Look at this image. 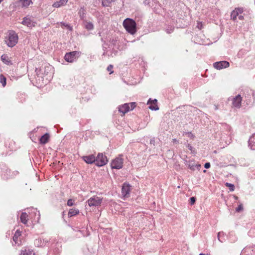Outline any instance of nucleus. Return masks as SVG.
<instances>
[{
    "label": "nucleus",
    "mask_w": 255,
    "mask_h": 255,
    "mask_svg": "<svg viewBox=\"0 0 255 255\" xmlns=\"http://www.w3.org/2000/svg\"><path fill=\"white\" fill-rule=\"evenodd\" d=\"M226 186L229 188V189L230 191H233L235 190V186L233 184L229 183H226Z\"/></svg>",
    "instance_id": "obj_26"
},
{
    "label": "nucleus",
    "mask_w": 255,
    "mask_h": 255,
    "mask_svg": "<svg viewBox=\"0 0 255 255\" xmlns=\"http://www.w3.org/2000/svg\"><path fill=\"white\" fill-rule=\"evenodd\" d=\"M68 0H60L59 1H56L53 4V6L54 7H59L61 6L66 4Z\"/></svg>",
    "instance_id": "obj_16"
},
{
    "label": "nucleus",
    "mask_w": 255,
    "mask_h": 255,
    "mask_svg": "<svg viewBox=\"0 0 255 255\" xmlns=\"http://www.w3.org/2000/svg\"><path fill=\"white\" fill-rule=\"evenodd\" d=\"M204 167L206 168H209L210 167V163L209 162H207L205 164Z\"/></svg>",
    "instance_id": "obj_36"
},
{
    "label": "nucleus",
    "mask_w": 255,
    "mask_h": 255,
    "mask_svg": "<svg viewBox=\"0 0 255 255\" xmlns=\"http://www.w3.org/2000/svg\"><path fill=\"white\" fill-rule=\"evenodd\" d=\"M49 135L48 133H45L42 136L40 139V142L41 144H45L48 141Z\"/></svg>",
    "instance_id": "obj_18"
},
{
    "label": "nucleus",
    "mask_w": 255,
    "mask_h": 255,
    "mask_svg": "<svg viewBox=\"0 0 255 255\" xmlns=\"http://www.w3.org/2000/svg\"><path fill=\"white\" fill-rule=\"evenodd\" d=\"M188 148L190 149H191V146H190L189 145H188Z\"/></svg>",
    "instance_id": "obj_41"
},
{
    "label": "nucleus",
    "mask_w": 255,
    "mask_h": 255,
    "mask_svg": "<svg viewBox=\"0 0 255 255\" xmlns=\"http://www.w3.org/2000/svg\"><path fill=\"white\" fill-rule=\"evenodd\" d=\"M135 103L132 102L130 104H125L119 107V111L124 115L130 110H133L135 107Z\"/></svg>",
    "instance_id": "obj_6"
},
{
    "label": "nucleus",
    "mask_w": 255,
    "mask_h": 255,
    "mask_svg": "<svg viewBox=\"0 0 255 255\" xmlns=\"http://www.w3.org/2000/svg\"><path fill=\"white\" fill-rule=\"evenodd\" d=\"M0 82L2 84L3 87L6 85V78L2 75H0Z\"/></svg>",
    "instance_id": "obj_25"
},
{
    "label": "nucleus",
    "mask_w": 255,
    "mask_h": 255,
    "mask_svg": "<svg viewBox=\"0 0 255 255\" xmlns=\"http://www.w3.org/2000/svg\"><path fill=\"white\" fill-rule=\"evenodd\" d=\"M108 159L105 155L102 153H99L95 158V164L98 166H102L107 164Z\"/></svg>",
    "instance_id": "obj_7"
},
{
    "label": "nucleus",
    "mask_w": 255,
    "mask_h": 255,
    "mask_svg": "<svg viewBox=\"0 0 255 255\" xmlns=\"http://www.w3.org/2000/svg\"><path fill=\"white\" fill-rule=\"evenodd\" d=\"M28 220V215L26 213H22L20 216L21 222L22 223L26 224Z\"/></svg>",
    "instance_id": "obj_20"
},
{
    "label": "nucleus",
    "mask_w": 255,
    "mask_h": 255,
    "mask_svg": "<svg viewBox=\"0 0 255 255\" xmlns=\"http://www.w3.org/2000/svg\"><path fill=\"white\" fill-rule=\"evenodd\" d=\"M190 203L191 205H193L196 201V198L194 197L190 198Z\"/></svg>",
    "instance_id": "obj_32"
},
{
    "label": "nucleus",
    "mask_w": 255,
    "mask_h": 255,
    "mask_svg": "<svg viewBox=\"0 0 255 255\" xmlns=\"http://www.w3.org/2000/svg\"><path fill=\"white\" fill-rule=\"evenodd\" d=\"M1 60L3 63L7 65H9L11 64V60H10L8 56L6 55H2L1 56Z\"/></svg>",
    "instance_id": "obj_19"
},
{
    "label": "nucleus",
    "mask_w": 255,
    "mask_h": 255,
    "mask_svg": "<svg viewBox=\"0 0 255 255\" xmlns=\"http://www.w3.org/2000/svg\"><path fill=\"white\" fill-rule=\"evenodd\" d=\"M29 255H34V254L32 253V252H29Z\"/></svg>",
    "instance_id": "obj_38"
},
{
    "label": "nucleus",
    "mask_w": 255,
    "mask_h": 255,
    "mask_svg": "<svg viewBox=\"0 0 255 255\" xmlns=\"http://www.w3.org/2000/svg\"><path fill=\"white\" fill-rule=\"evenodd\" d=\"M20 235L21 232L18 230L16 231L13 238V241L15 243H17L18 238L20 236Z\"/></svg>",
    "instance_id": "obj_24"
},
{
    "label": "nucleus",
    "mask_w": 255,
    "mask_h": 255,
    "mask_svg": "<svg viewBox=\"0 0 255 255\" xmlns=\"http://www.w3.org/2000/svg\"><path fill=\"white\" fill-rule=\"evenodd\" d=\"M102 200V198L97 196H94L89 198L87 200V202L88 203V205L90 207H97L101 205Z\"/></svg>",
    "instance_id": "obj_5"
},
{
    "label": "nucleus",
    "mask_w": 255,
    "mask_h": 255,
    "mask_svg": "<svg viewBox=\"0 0 255 255\" xmlns=\"http://www.w3.org/2000/svg\"><path fill=\"white\" fill-rule=\"evenodd\" d=\"M124 159L121 156L116 157L111 163L112 168L120 169L123 167Z\"/></svg>",
    "instance_id": "obj_4"
},
{
    "label": "nucleus",
    "mask_w": 255,
    "mask_h": 255,
    "mask_svg": "<svg viewBox=\"0 0 255 255\" xmlns=\"http://www.w3.org/2000/svg\"><path fill=\"white\" fill-rule=\"evenodd\" d=\"M83 160L88 164H91L93 162L95 163V157L93 155H90L88 156H85L83 157Z\"/></svg>",
    "instance_id": "obj_15"
},
{
    "label": "nucleus",
    "mask_w": 255,
    "mask_h": 255,
    "mask_svg": "<svg viewBox=\"0 0 255 255\" xmlns=\"http://www.w3.org/2000/svg\"><path fill=\"white\" fill-rule=\"evenodd\" d=\"M230 64L226 61H222L215 62L214 64V67L215 68L220 70L223 68H225L229 67Z\"/></svg>",
    "instance_id": "obj_11"
},
{
    "label": "nucleus",
    "mask_w": 255,
    "mask_h": 255,
    "mask_svg": "<svg viewBox=\"0 0 255 255\" xmlns=\"http://www.w3.org/2000/svg\"><path fill=\"white\" fill-rule=\"evenodd\" d=\"M130 186L129 184L124 183L122 189V195L124 197H127L130 192Z\"/></svg>",
    "instance_id": "obj_14"
},
{
    "label": "nucleus",
    "mask_w": 255,
    "mask_h": 255,
    "mask_svg": "<svg viewBox=\"0 0 255 255\" xmlns=\"http://www.w3.org/2000/svg\"><path fill=\"white\" fill-rule=\"evenodd\" d=\"M157 101L156 99L152 100L150 99L147 102V104L150 105L149 108L151 110H158L159 108L157 105Z\"/></svg>",
    "instance_id": "obj_12"
},
{
    "label": "nucleus",
    "mask_w": 255,
    "mask_h": 255,
    "mask_svg": "<svg viewBox=\"0 0 255 255\" xmlns=\"http://www.w3.org/2000/svg\"><path fill=\"white\" fill-rule=\"evenodd\" d=\"M188 167L191 169L192 170H194L195 169V167H200V165L198 164H195L194 163H192V162H189L188 164Z\"/></svg>",
    "instance_id": "obj_23"
},
{
    "label": "nucleus",
    "mask_w": 255,
    "mask_h": 255,
    "mask_svg": "<svg viewBox=\"0 0 255 255\" xmlns=\"http://www.w3.org/2000/svg\"><path fill=\"white\" fill-rule=\"evenodd\" d=\"M234 197H235V198L236 199H238V197H237V196H234Z\"/></svg>",
    "instance_id": "obj_42"
},
{
    "label": "nucleus",
    "mask_w": 255,
    "mask_h": 255,
    "mask_svg": "<svg viewBox=\"0 0 255 255\" xmlns=\"http://www.w3.org/2000/svg\"><path fill=\"white\" fill-rule=\"evenodd\" d=\"M243 210V206L241 204L236 209V211L237 212H240L242 210Z\"/></svg>",
    "instance_id": "obj_34"
},
{
    "label": "nucleus",
    "mask_w": 255,
    "mask_h": 255,
    "mask_svg": "<svg viewBox=\"0 0 255 255\" xmlns=\"http://www.w3.org/2000/svg\"><path fill=\"white\" fill-rule=\"evenodd\" d=\"M254 140H255V134L254 135H253V136L251 137L249 139V141L250 147L253 150L255 149V145H252V142H254Z\"/></svg>",
    "instance_id": "obj_22"
},
{
    "label": "nucleus",
    "mask_w": 255,
    "mask_h": 255,
    "mask_svg": "<svg viewBox=\"0 0 255 255\" xmlns=\"http://www.w3.org/2000/svg\"><path fill=\"white\" fill-rule=\"evenodd\" d=\"M84 25L85 28L88 30H92L94 28V25L91 22H85Z\"/></svg>",
    "instance_id": "obj_21"
},
{
    "label": "nucleus",
    "mask_w": 255,
    "mask_h": 255,
    "mask_svg": "<svg viewBox=\"0 0 255 255\" xmlns=\"http://www.w3.org/2000/svg\"><path fill=\"white\" fill-rule=\"evenodd\" d=\"M18 5L22 8L28 7L30 5L33 4L31 0H19L18 1Z\"/></svg>",
    "instance_id": "obj_13"
},
{
    "label": "nucleus",
    "mask_w": 255,
    "mask_h": 255,
    "mask_svg": "<svg viewBox=\"0 0 255 255\" xmlns=\"http://www.w3.org/2000/svg\"><path fill=\"white\" fill-rule=\"evenodd\" d=\"M29 252H32V251H30V250H25L24 251H23L21 255H29Z\"/></svg>",
    "instance_id": "obj_30"
},
{
    "label": "nucleus",
    "mask_w": 255,
    "mask_h": 255,
    "mask_svg": "<svg viewBox=\"0 0 255 255\" xmlns=\"http://www.w3.org/2000/svg\"><path fill=\"white\" fill-rule=\"evenodd\" d=\"M18 39L17 34L13 31H10L5 37V42L8 47H12L17 43Z\"/></svg>",
    "instance_id": "obj_1"
},
{
    "label": "nucleus",
    "mask_w": 255,
    "mask_h": 255,
    "mask_svg": "<svg viewBox=\"0 0 255 255\" xmlns=\"http://www.w3.org/2000/svg\"><path fill=\"white\" fill-rule=\"evenodd\" d=\"M173 141H175V142H176V140L175 139H173Z\"/></svg>",
    "instance_id": "obj_43"
},
{
    "label": "nucleus",
    "mask_w": 255,
    "mask_h": 255,
    "mask_svg": "<svg viewBox=\"0 0 255 255\" xmlns=\"http://www.w3.org/2000/svg\"><path fill=\"white\" fill-rule=\"evenodd\" d=\"M80 53L78 51H73L66 53L65 55V60L68 62H73L76 58L79 56Z\"/></svg>",
    "instance_id": "obj_8"
},
{
    "label": "nucleus",
    "mask_w": 255,
    "mask_h": 255,
    "mask_svg": "<svg viewBox=\"0 0 255 255\" xmlns=\"http://www.w3.org/2000/svg\"><path fill=\"white\" fill-rule=\"evenodd\" d=\"M113 66L112 65H110L108 68H107V70L108 71H110V74H112L113 73V71H112V69H113Z\"/></svg>",
    "instance_id": "obj_35"
},
{
    "label": "nucleus",
    "mask_w": 255,
    "mask_h": 255,
    "mask_svg": "<svg viewBox=\"0 0 255 255\" xmlns=\"http://www.w3.org/2000/svg\"><path fill=\"white\" fill-rule=\"evenodd\" d=\"M21 23L23 25H26L29 28H32L35 26L36 23L33 20L32 18L26 16L23 18Z\"/></svg>",
    "instance_id": "obj_9"
},
{
    "label": "nucleus",
    "mask_w": 255,
    "mask_h": 255,
    "mask_svg": "<svg viewBox=\"0 0 255 255\" xmlns=\"http://www.w3.org/2000/svg\"><path fill=\"white\" fill-rule=\"evenodd\" d=\"M186 135H187L189 137L191 138H193L194 137V135L191 132H187Z\"/></svg>",
    "instance_id": "obj_33"
},
{
    "label": "nucleus",
    "mask_w": 255,
    "mask_h": 255,
    "mask_svg": "<svg viewBox=\"0 0 255 255\" xmlns=\"http://www.w3.org/2000/svg\"><path fill=\"white\" fill-rule=\"evenodd\" d=\"M3 0H0V3L2 1H3Z\"/></svg>",
    "instance_id": "obj_44"
},
{
    "label": "nucleus",
    "mask_w": 255,
    "mask_h": 255,
    "mask_svg": "<svg viewBox=\"0 0 255 255\" xmlns=\"http://www.w3.org/2000/svg\"><path fill=\"white\" fill-rule=\"evenodd\" d=\"M123 25L125 29L130 34H133L136 31V23L130 19H126L123 22Z\"/></svg>",
    "instance_id": "obj_2"
},
{
    "label": "nucleus",
    "mask_w": 255,
    "mask_h": 255,
    "mask_svg": "<svg viewBox=\"0 0 255 255\" xmlns=\"http://www.w3.org/2000/svg\"><path fill=\"white\" fill-rule=\"evenodd\" d=\"M68 206H72L74 205V202L72 199H69L67 203Z\"/></svg>",
    "instance_id": "obj_29"
},
{
    "label": "nucleus",
    "mask_w": 255,
    "mask_h": 255,
    "mask_svg": "<svg viewBox=\"0 0 255 255\" xmlns=\"http://www.w3.org/2000/svg\"><path fill=\"white\" fill-rule=\"evenodd\" d=\"M199 255H208V254L206 255V254H202L201 253V254H200Z\"/></svg>",
    "instance_id": "obj_40"
},
{
    "label": "nucleus",
    "mask_w": 255,
    "mask_h": 255,
    "mask_svg": "<svg viewBox=\"0 0 255 255\" xmlns=\"http://www.w3.org/2000/svg\"><path fill=\"white\" fill-rule=\"evenodd\" d=\"M197 27L199 29L201 30L203 28V24L201 22L198 21Z\"/></svg>",
    "instance_id": "obj_28"
},
{
    "label": "nucleus",
    "mask_w": 255,
    "mask_h": 255,
    "mask_svg": "<svg viewBox=\"0 0 255 255\" xmlns=\"http://www.w3.org/2000/svg\"><path fill=\"white\" fill-rule=\"evenodd\" d=\"M79 213V211L78 209L72 208L69 210L68 216L69 217L75 216Z\"/></svg>",
    "instance_id": "obj_17"
},
{
    "label": "nucleus",
    "mask_w": 255,
    "mask_h": 255,
    "mask_svg": "<svg viewBox=\"0 0 255 255\" xmlns=\"http://www.w3.org/2000/svg\"><path fill=\"white\" fill-rule=\"evenodd\" d=\"M252 145H255V140H254V141L252 142Z\"/></svg>",
    "instance_id": "obj_39"
},
{
    "label": "nucleus",
    "mask_w": 255,
    "mask_h": 255,
    "mask_svg": "<svg viewBox=\"0 0 255 255\" xmlns=\"http://www.w3.org/2000/svg\"><path fill=\"white\" fill-rule=\"evenodd\" d=\"M220 233H221V232H219V233H218V240H219L220 242L222 243L223 242H222V241L220 240Z\"/></svg>",
    "instance_id": "obj_37"
},
{
    "label": "nucleus",
    "mask_w": 255,
    "mask_h": 255,
    "mask_svg": "<svg viewBox=\"0 0 255 255\" xmlns=\"http://www.w3.org/2000/svg\"><path fill=\"white\" fill-rule=\"evenodd\" d=\"M61 24L62 26H64L67 27V29H69L70 30H72V27L70 25H68L67 24H65V23H61Z\"/></svg>",
    "instance_id": "obj_31"
},
{
    "label": "nucleus",
    "mask_w": 255,
    "mask_h": 255,
    "mask_svg": "<svg viewBox=\"0 0 255 255\" xmlns=\"http://www.w3.org/2000/svg\"><path fill=\"white\" fill-rule=\"evenodd\" d=\"M111 1L109 0H103L102 1V4L104 6H108L110 5Z\"/></svg>",
    "instance_id": "obj_27"
},
{
    "label": "nucleus",
    "mask_w": 255,
    "mask_h": 255,
    "mask_svg": "<svg viewBox=\"0 0 255 255\" xmlns=\"http://www.w3.org/2000/svg\"><path fill=\"white\" fill-rule=\"evenodd\" d=\"M233 107L240 108L242 101V97L240 95H238L232 99Z\"/></svg>",
    "instance_id": "obj_10"
},
{
    "label": "nucleus",
    "mask_w": 255,
    "mask_h": 255,
    "mask_svg": "<svg viewBox=\"0 0 255 255\" xmlns=\"http://www.w3.org/2000/svg\"><path fill=\"white\" fill-rule=\"evenodd\" d=\"M244 9L241 7L236 8L231 13V19L234 21H237V17L240 20H243L244 19V16L242 15Z\"/></svg>",
    "instance_id": "obj_3"
}]
</instances>
